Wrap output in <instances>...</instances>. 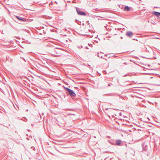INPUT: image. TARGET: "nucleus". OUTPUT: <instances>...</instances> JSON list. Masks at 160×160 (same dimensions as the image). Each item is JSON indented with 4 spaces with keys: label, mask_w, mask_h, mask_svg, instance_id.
I'll return each instance as SVG.
<instances>
[{
    "label": "nucleus",
    "mask_w": 160,
    "mask_h": 160,
    "mask_svg": "<svg viewBox=\"0 0 160 160\" xmlns=\"http://www.w3.org/2000/svg\"><path fill=\"white\" fill-rule=\"evenodd\" d=\"M65 89L68 92V94L71 97H75L76 94L72 90L68 88H65Z\"/></svg>",
    "instance_id": "nucleus-1"
},
{
    "label": "nucleus",
    "mask_w": 160,
    "mask_h": 160,
    "mask_svg": "<svg viewBox=\"0 0 160 160\" xmlns=\"http://www.w3.org/2000/svg\"><path fill=\"white\" fill-rule=\"evenodd\" d=\"M16 18L18 19V20H19L25 22H28L30 21V20L28 19L23 18L18 16H16Z\"/></svg>",
    "instance_id": "nucleus-2"
},
{
    "label": "nucleus",
    "mask_w": 160,
    "mask_h": 160,
    "mask_svg": "<svg viewBox=\"0 0 160 160\" xmlns=\"http://www.w3.org/2000/svg\"><path fill=\"white\" fill-rule=\"evenodd\" d=\"M76 9L78 15L83 16H85L86 15V14L85 13V12L82 11H81L80 9L79 8H77Z\"/></svg>",
    "instance_id": "nucleus-3"
},
{
    "label": "nucleus",
    "mask_w": 160,
    "mask_h": 160,
    "mask_svg": "<svg viewBox=\"0 0 160 160\" xmlns=\"http://www.w3.org/2000/svg\"><path fill=\"white\" fill-rule=\"evenodd\" d=\"M143 151H146L148 148V145L146 143L144 142L142 144Z\"/></svg>",
    "instance_id": "nucleus-4"
},
{
    "label": "nucleus",
    "mask_w": 160,
    "mask_h": 160,
    "mask_svg": "<svg viewBox=\"0 0 160 160\" xmlns=\"http://www.w3.org/2000/svg\"><path fill=\"white\" fill-rule=\"evenodd\" d=\"M152 14L154 15L157 17L160 18V12H158L153 11L152 13Z\"/></svg>",
    "instance_id": "nucleus-5"
},
{
    "label": "nucleus",
    "mask_w": 160,
    "mask_h": 160,
    "mask_svg": "<svg viewBox=\"0 0 160 160\" xmlns=\"http://www.w3.org/2000/svg\"><path fill=\"white\" fill-rule=\"evenodd\" d=\"M133 35V33L131 31H128L126 33V35L130 38H132Z\"/></svg>",
    "instance_id": "nucleus-6"
},
{
    "label": "nucleus",
    "mask_w": 160,
    "mask_h": 160,
    "mask_svg": "<svg viewBox=\"0 0 160 160\" xmlns=\"http://www.w3.org/2000/svg\"><path fill=\"white\" fill-rule=\"evenodd\" d=\"M130 8L129 7L127 6H125L124 8V10L125 11H130Z\"/></svg>",
    "instance_id": "nucleus-7"
},
{
    "label": "nucleus",
    "mask_w": 160,
    "mask_h": 160,
    "mask_svg": "<svg viewBox=\"0 0 160 160\" xmlns=\"http://www.w3.org/2000/svg\"><path fill=\"white\" fill-rule=\"evenodd\" d=\"M121 140H118L116 141V144L117 145H119L121 143Z\"/></svg>",
    "instance_id": "nucleus-8"
},
{
    "label": "nucleus",
    "mask_w": 160,
    "mask_h": 160,
    "mask_svg": "<svg viewBox=\"0 0 160 160\" xmlns=\"http://www.w3.org/2000/svg\"><path fill=\"white\" fill-rule=\"evenodd\" d=\"M77 48H78L79 49H81V48H83V46L82 45H80V46H77Z\"/></svg>",
    "instance_id": "nucleus-9"
},
{
    "label": "nucleus",
    "mask_w": 160,
    "mask_h": 160,
    "mask_svg": "<svg viewBox=\"0 0 160 160\" xmlns=\"http://www.w3.org/2000/svg\"><path fill=\"white\" fill-rule=\"evenodd\" d=\"M85 48L87 49H89V48H88V47H85Z\"/></svg>",
    "instance_id": "nucleus-10"
},
{
    "label": "nucleus",
    "mask_w": 160,
    "mask_h": 160,
    "mask_svg": "<svg viewBox=\"0 0 160 160\" xmlns=\"http://www.w3.org/2000/svg\"><path fill=\"white\" fill-rule=\"evenodd\" d=\"M123 64L126 65V64H127V62H125V63H123Z\"/></svg>",
    "instance_id": "nucleus-11"
},
{
    "label": "nucleus",
    "mask_w": 160,
    "mask_h": 160,
    "mask_svg": "<svg viewBox=\"0 0 160 160\" xmlns=\"http://www.w3.org/2000/svg\"><path fill=\"white\" fill-rule=\"evenodd\" d=\"M127 76V74H126L124 75L123 76L124 77H126V76Z\"/></svg>",
    "instance_id": "nucleus-12"
},
{
    "label": "nucleus",
    "mask_w": 160,
    "mask_h": 160,
    "mask_svg": "<svg viewBox=\"0 0 160 160\" xmlns=\"http://www.w3.org/2000/svg\"><path fill=\"white\" fill-rule=\"evenodd\" d=\"M101 58H103L104 59H105V58H103L102 57V56H101ZM105 60H106V59H105Z\"/></svg>",
    "instance_id": "nucleus-13"
},
{
    "label": "nucleus",
    "mask_w": 160,
    "mask_h": 160,
    "mask_svg": "<svg viewBox=\"0 0 160 160\" xmlns=\"http://www.w3.org/2000/svg\"><path fill=\"white\" fill-rule=\"evenodd\" d=\"M98 57H100V55H99L98 54Z\"/></svg>",
    "instance_id": "nucleus-14"
},
{
    "label": "nucleus",
    "mask_w": 160,
    "mask_h": 160,
    "mask_svg": "<svg viewBox=\"0 0 160 160\" xmlns=\"http://www.w3.org/2000/svg\"><path fill=\"white\" fill-rule=\"evenodd\" d=\"M114 57H117V56H116V55H114Z\"/></svg>",
    "instance_id": "nucleus-15"
},
{
    "label": "nucleus",
    "mask_w": 160,
    "mask_h": 160,
    "mask_svg": "<svg viewBox=\"0 0 160 160\" xmlns=\"http://www.w3.org/2000/svg\"><path fill=\"white\" fill-rule=\"evenodd\" d=\"M75 21H78V20H77V19H76V20H75Z\"/></svg>",
    "instance_id": "nucleus-16"
},
{
    "label": "nucleus",
    "mask_w": 160,
    "mask_h": 160,
    "mask_svg": "<svg viewBox=\"0 0 160 160\" xmlns=\"http://www.w3.org/2000/svg\"><path fill=\"white\" fill-rule=\"evenodd\" d=\"M105 56H107V55H106V54H105Z\"/></svg>",
    "instance_id": "nucleus-17"
}]
</instances>
